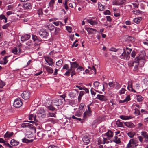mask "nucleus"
I'll list each match as a JSON object with an SVG mask.
<instances>
[{"label":"nucleus","mask_w":148,"mask_h":148,"mask_svg":"<svg viewBox=\"0 0 148 148\" xmlns=\"http://www.w3.org/2000/svg\"><path fill=\"white\" fill-rule=\"evenodd\" d=\"M44 68L46 69L47 71L49 73H52L53 71V69L49 66H45Z\"/></svg>","instance_id":"nucleus-27"},{"label":"nucleus","mask_w":148,"mask_h":148,"mask_svg":"<svg viewBox=\"0 0 148 148\" xmlns=\"http://www.w3.org/2000/svg\"><path fill=\"white\" fill-rule=\"evenodd\" d=\"M70 64L71 68H76L79 66V64L76 62H70Z\"/></svg>","instance_id":"nucleus-33"},{"label":"nucleus","mask_w":148,"mask_h":148,"mask_svg":"<svg viewBox=\"0 0 148 148\" xmlns=\"http://www.w3.org/2000/svg\"><path fill=\"white\" fill-rule=\"evenodd\" d=\"M39 16H42L43 14V11L42 9H40L38 10L37 12Z\"/></svg>","instance_id":"nucleus-52"},{"label":"nucleus","mask_w":148,"mask_h":148,"mask_svg":"<svg viewBox=\"0 0 148 148\" xmlns=\"http://www.w3.org/2000/svg\"><path fill=\"white\" fill-rule=\"evenodd\" d=\"M60 30V28L56 27L55 28L54 33L55 34H57L59 32Z\"/></svg>","instance_id":"nucleus-59"},{"label":"nucleus","mask_w":148,"mask_h":148,"mask_svg":"<svg viewBox=\"0 0 148 148\" xmlns=\"http://www.w3.org/2000/svg\"><path fill=\"white\" fill-rule=\"evenodd\" d=\"M22 104L23 103L21 99L20 98H17L14 100L13 105L15 107L18 108L21 107Z\"/></svg>","instance_id":"nucleus-7"},{"label":"nucleus","mask_w":148,"mask_h":148,"mask_svg":"<svg viewBox=\"0 0 148 148\" xmlns=\"http://www.w3.org/2000/svg\"><path fill=\"white\" fill-rule=\"evenodd\" d=\"M98 7L99 8V10L100 11H103L104 10V7L105 6L103 5L101 3L99 2H98Z\"/></svg>","instance_id":"nucleus-31"},{"label":"nucleus","mask_w":148,"mask_h":148,"mask_svg":"<svg viewBox=\"0 0 148 148\" xmlns=\"http://www.w3.org/2000/svg\"><path fill=\"white\" fill-rule=\"evenodd\" d=\"M126 49L127 50V53L128 54H129L130 56V53L132 51V49H131L129 48L128 47H126Z\"/></svg>","instance_id":"nucleus-57"},{"label":"nucleus","mask_w":148,"mask_h":148,"mask_svg":"<svg viewBox=\"0 0 148 148\" xmlns=\"http://www.w3.org/2000/svg\"><path fill=\"white\" fill-rule=\"evenodd\" d=\"M97 98L101 101H105L107 100L106 97L104 95H97Z\"/></svg>","instance_id":"nucleus-16"},{"label":"nucleus","mask_w":148,"mask_h":148,"mask_svg":"<svg viewBox=\"0 0 148 148\" xmlns=\"http://www.w3.org/2000/svg\"><path fill=\"white\" fill-rule=\"evenodd\" d=\"M141 19L142 18L141 17H139V18H136L134 19V21L135 23L137 24H138L140 22Z\"/></svg>","instance_id":"nucleus-45"},{"label":"nucleus","mask_w":148,"mask_h":148,"mask_svg":"<svg viewBox=\"0 0 148 148\" xmlns=\"http://www.w3.org/2000/svg\"><path fill=\"white\" fill-rule=\"evenodd\" d=\"M69 68L68 65L67 64H65L63 66V69L68 70Z\"/></svg>","instance_id":"nucleus-63"},{"label":"nucleus","mask_w":148,"mask_h":148,"mask_svg":"<svg viewBox=\"0 0 148 148\" xmlns=\"http://www.w3.org/2000/svg\"><path fill=\"white\" fill-rule=\"evenodd\" d=\"M21 127L23 128H33L34 126L33 125L28 123H25L22 124L21 125Z\"/></svg>","instance_id":"nucleus-19"},{"label":"nucleus","mask_w":148,"mask_h":148,"mask_svg":"<svg viewBox=\"0 0 148 148\" xmlns=\"http://www.w3.org/2000/svg\"><path fill=\"white\" fill-rule=\"evenodd\" d=\"M24 8L27 10H30L32 8V5L29 3H27L23 5Z\"/></svg>","instance_id":"nucleus-18"},{"label":"nucleus","mask_w":148,"mask_h":148,"mask_svg":"<svg viewBox=\"0 0 148 148\" xmlns=\"http://www.w3.org/2000/svg\"><path fill=\"white\" fill-rule=\"evenodd\" d=\"M88 22L92 25H97L98 23V22L96 21L92 20H89L88 21Z\"/></svg>","instance_id":"nucleus-37"},{"label":"nucleus","mask_w":148,"mask_h":148,"mask_svg":"<svg viewBox=\"0 0 148 148\" xmlns=\"http://www.w3.org/2000/svg\"><path fill=\"white\" fill-rule=\"evenodd\" d=\"M127 38V40L131 41H134V38L131 36H129Z\"/></svg>","instance_id":"nucleus-58"},{"label":"nucleus","mask_w":148,"mask_h":148,"mask_svg":"<svg viewBox=\"0 0 148 148\" xmlns=\"http://www.w3.org/2000/svg\"><path fill=\"white\" fill-rule=\"evenodd\" d=\"M85 93V91H80L79 94V96L78 97V101L80 102L81 99V98L82 97Z\"/></svg>","instance_id":"nucleus-29"},{"label":"nucleus","mask_w":148,"mask_h":148,"mask_svg":"<svg viewBox=\"0 0 148 148\" xmlns=\"http://www.w3.org/2000/svg\"><path fill=\"white\" fill-rule=\"evenodd\" d=\"M113 5H120L125 4L126 2V0H112Z\"/></svg>","instance_id":"nucleus-8"},{"label":"nucleus","mask_w":148,"mask_h":148,"mask_svg":"<svg viewBox=\"0 0 148 148\" xmlns=\"http://www.w3.org/2000/svg\"><path fill=\"white\" fill-rule=\"evenodd\" d=\"M86 29L88 33H92L94 31H96V29L90 28H87Z\"/></svg>","instance_id":"nucleus-42"},{"label":"nucleus","mask_w":148,"mask_h":148,"mask_svg":"<svg viewBox=\"0 0 148 148\" xmlns=\"http://www.w3.org/2000/svg\"><path fill=\"white\" fill-rule=\"evenodd\" d=\"M5 85V83L1 80H0V88H2Z\"/></svg>","instance_id":"nucleus-60"},{"label":"nucleus","mask_w":148,"mask_h":148,"mask_svg":"<svg viewBox=\"0 0 148 148\" xmlns=\"http://www.w3.org/2000/svg\"><path fill=\"white\" fill-rule=\"evenodd\" d=\"M132 12L135 14H141L143 12L140 10L134 9L132 11Z\"/></svg>","instance_id":"nucleus-40"},{"label":"nucleus","mask_w":148,"mask_h":148,"mask_svg":"<svg viewBox=\"0 0 148 148\" xmlns=\"http://www.w3.org/2000/svg\"><path fill=\"white\" fill-rule=\"evenodd\" d=\"M88 69H89L92 71V73L95 74L96 73V69L94 66L92 67H88Z\"/></svg>","instance_id":"nucleus-38"},{"label":"nucleus","mask_w":148,"mask_h":148,"mask_svg":"<svg viewBox=\"0 0 148 148\" xmlns=\"http://www.w3.org/2000/svg\"><path fill=\"white\" fill-rule=\"evenodd\" d=\"M38 33L40 36L42 38H46L49 35L48 32L45 29H40Z\"/></svg>","instance_id":"nucleus-3"},{"label":"nucleus","mask_w":148,"mask_h":148,"mask_svg":"<svg viewBox=\"0 0 148 148\" xmlns=\"http://www.w3.org/2000/svg\"><path fill=\"white\" fill-rule=\"evenodd\" d=\"M138 141L137 140L134 139H130L128 144L127 148H133L136 147L138 145L137 144Z\"/></svg>","instance_id":"nucleus-2"},{"label":"nucleus","mask_w":148,"mask_h":148,"mask_svg":"<svg viewBox=\"0 0 148 148\" xmlns=\"http://www.w3.org/2000/svg\"><path fill=\"white\" fill-rule=\"evenodd\" d=\"M82 140L83 142L85 143L86 144H88L90 142L89 138L88 136H86L82 138Z\"/></svg>","instance_id":"nucleus-26"},{"label":"nucleus","mask_w":148,"mask_h":148,"mask_svg":"<svg viewBox=\"0 0 148 148\" xmlns=\"http://www.w3.org/2000/svg\"><path fill=\"white\" fill-rule=\"evenodd\" d=\"M13 134V132H7L4 135V136L5 138H9L12 136Z\"/></svg>","instance_id":"nucleus-28"},{"label":"nucleus","mask_w":148,"mask_h":148,"mask_svg":"<svg viewBox=\"0 0 148 148\" xmlns=\"http://www.w3.org/2000/svg\"><path fill=\"white\" fill-rule=\"evenodd\" d=\"M48 148H59V147L57 146L51 145L48 147Z\"/></svg>","instance_id":"nucleus-64"},{"label":"nucleus","mask_w":148,"mask_h":148,"mask_svg":"<svg viewBox=\"0 0 148 148\" xmlns=\"http://www.w3.org/2000/svg\"><path fill=\"white\" fill-rule=\"evenodd\" d=\"M113 141L117 144H119L121 142L120 139L119 138H118V137L117 136H115L114 137Z\"/></svg>","instance_id":"nucleus-32"},{"label":"nucleus","mask_w":148,"mask_h":148,"mask_svg":"<svg viewBox=\"0 0 148 148\" xmlns=\"http://www.w3.org/2000/svg\"><path fill=\"white\" fill-rule=\"evenodd\" d=\"M143 98L140 95L137 96V100L139 102H141L143 100Z\"/></svg>","instance_id":"nucleus-48"},{"label":"nucleus","mask_w":148,"mask_h":148,"mask_svg":"<svg viewBox=\"0 0 148 148\" xmlns=\"http://www.w3.org/2000/svg\"><path fill=\"white\" fill-rule=\"evenodd\" d=\"M139 63L137 62L136 61H134L132 64L131 65L132 66H134L133 69V71L135 72H138V65H139Z\"/></svg>","instance_id":"nucleus-15"},{"label":"nucleus","mask_w":148,"mask_h":148,"mask_svg":"<svg viewBox=\"0 0 148 148\" xmlns=\"http://www.w3.org/2000/svg\"><path fill=\"white\" fill-rule=\"evenodd\" d=\"M10 25V23H8L3 25L2 28L3 29H6Z\"/></svg>","instance_id":"nucleus-55"},{"label":"nucleus","mask_w":148,"mask_h":148,"mask_svg":"<svg viewBox=\"0 0 148 148\" xmlns=\"http://www.w3.org/2000/svg\"><path fill=\"white\" fill-rule=\"evenodd\" d=\"M10 56H6L4 57L3 58V60H4L3 64L4 65L6 64L8 62V60H7V58L9 57Z\"/></svg>","instance_id":"nucleus-47"},{"label":"nucleus","mask_w":148,"mask_h":148,"mask_svg":"<svg viewBox=\"0 0 148 148\" xmlns=\"http://www.w3.org/2000/svg\"><path fill=\"white\" fill-rule=\"evenodd\" d=\"M48 116L49 117H56V113H49L48 115Z\"/></svg>","instance_id":"nucleus-61"},{"label":"nucleus","mask_w":148,"mask_h":148,"mask_svg":"<svg viewBox=\"0 0 148 148\" xmlns=\"http://www.w3.org/2000/svg\"><path fill=\"white\" fill-rule=\"evenodd\" d=\"M33 116V120H34V121H35L36 122L34 121H29V122L32 123L33 125H35V126H37V124L36 123V116L35 114H31V116Z\"/></svg>","instance_id":"nucleus-22"},{"label":"nucleus","mask_w":148,"mask_h":148,"mask_svg":"<svg viewBox=\"0 0 148 148\" xmlns=\"http://www.w3.org/2000/svg\"><path fill=\"white\" fill-rule=\"evenodd\" d=\"M53 106V105H52V104L48 106V108L50 110H52L53 111H54L56 109V108H55Z\"/></svg>","instance_id":"nucleus-46"},{"label":"nucleus","mask_w":148,"mask_h":148,"mask_svg":"<svg viewBox=\"0 0 148 148\" xmlns=\"http://www.w3.org/2000/svg\"><path fill=\"white\" fill-rule=\"evenodd\" d=\"M119 51V50L118 49H116L113 47H112V52H118Z\"/></svg>","instance_id":"nucleus-62"},{"label":"nucleus","mask_w":148,"mask_h":148,"mask_svg":"<svg viewBox=\"0 0 148 148\" xmlns=\"http://www.w3.org/2000/svg\"><path fill=\"white\" fill-rule=\"evenodd\" d=\"M12 52L14 54H16L18 52L17 48L16 47L13 48L12 51Z\"/></svg>","instance_id":"nucleus-51"},{"label":"nucleus","mask_w":148,"mask_h":148,"mask_svg":"<svg viewBox=\"0 0 148 148\" xmlns=\"http://www.w3.org/2000/svg\"><path fill=\"white\" fill-rule=\"evenodd\" d=\"M37 135L40 138H41L45 136V134H44L43 132L40 131L37 133Z\"/></svg>","instance_id":"nucleus-39"},{"label":"nucleus","mask_w":148,"mask_h":148,"mask_svg":"<svg viewBox=\"0 0 148 148\" xmlns=\"http://www.w3.org/2000/svg\"><path fill=\"white\" fill-rule=\"evenodd\" d=\"M92 112L89 106V105H88V110H86L84 113L83 119H85L86 118L90 116L91 115Z\"/></svg>","instance_id":"nucleus-6"},{"label":"nucleus","mask_w":148,"mask_h":148,"mask_svg":"<svg viewBox=\"0 0 148 148\" xmlns=\"http://www.w3.org/2000/svg\"><path fill=\"white\" fill-rule=\"evenodd\" d=\"M47 28L50 31H53L55 28L54 26L52 24H51L48 25L47 26Z\"/></svg>","instance_id":"nucleus-41"},{"label":"nucleus","mask_w":148,"mask_h":148,"mask_svg":"<svg viewBox=\"0 0 148 148\" xmlns=\"http://www.w3.org/2000/svg\"><path fill=\"white\" fill-rule=\"evenodd\" d=\"M62 101L61 99H55L52 100L51 104L54 106H60L62 104Z\"/></svg>","instance_id":"nucleus-5"},{"label":"nucleus","mask_w":148,"mask_h":148,"mask_svg":"<svg viewBox=\"0 0 148 148\" xmlns=\"http://www.w3.org/2000/svg\"><path fill=\"white\" fill-rule=\"evenodd\" d=\"M26 44L28 47V48H30L32 45V41L29 40L28 41L26 42Z\"/></svg>","instance_id":"nucleus-50"},{"label":"nucleus","mask_w":148,"mask_h":148,"mask_svg":"<svg viewBox=\"0 0 148 148\" xmlns=\"http://www.w3.org/2000/svg\"><path fill=\"white\" fill-rule=\"evenodd\" d=\"M31 37V35L29 34H25L22 36L21 37V41L23 42L25 41H26L29 39Z\"/></svg>","instance_id":"nucleus-11"},{"label":"nucleus","mask_w":148,"mask_h":148,"mask_svg":"<svg viewBox=\"0 0 148 148\" xmlns=\"http://www.w3.org/2000/svg\"><path fill=\"white\" fill-rule=\"evenodd\" d=\"M124 123L125 126L130 128H132L134 126V124L132 122H125Z\"/></svg>","instance_id":"nucleus-24"},{"label":"nucleus","mask_w":148,"mask_h":148,"mask_svg":"<svg viewBox=\"0 0 148 148\" xmlns=\"http://www.w3.org/2000/svg\"><path fill=\"white\" fill-rule=\"evenodd\" d=\"M114 13H116L118 12H120L118 8H113Z\"/></svg>","instance_id":"nucleus-56"},{"label":"nucleus","mask_w":148,"mask_h":148,"mask_svg":"<svg viewBox=\"0 0 148 148\" xmlns=\"http://www.w3.org/2000/svg\"><path fill=\"white\" fill-rule=\"evenodd\" d=\"M30 93L28 91H25L22 94V98L25 99H28L30 97Z\"/></svg>","instance_id":"nucleus-12"},{"label":"nucleus","mask_w":148,"mask_h":148,"mask_svg":"<svg viewBox=\"0 0 148 148\" xmlns=\"http://www.w3.org/2000/svg\"><path fill=\"white\" fill-rule=\"evenodd\" d=\"M121 87V85L117 82H112V87L116 89H119Z\"/></svg>","instance_id":"nucleus-14"},{"label":"nucleus","mask_w":148,"mask_h":148,"mask_svg":"<svg viewBox=\"0 0 148 148\" xmlns=\"http://www.w3.org/2000/svg\"><path fill=\"white\" fill-rule=\"evenodd\" d=\"M127 89H128L129 91H132L134 92H136V91L133 88L132 86L130 87L129 84H128V86L127 87Z\"/></svg>","instance_id":"nucleus-54"},{"label":"nucleus","mask_w":148,"mask_h":148,"mask_svg":"<svg viewBox=\"0 0 148 148\" xmlns=\"http://www.w3.org/2000/svg\"><path fill=\"white\" fill-rule=\"evenodd\" d=\"M85 104L83 103H81L79 106V112L80 113H82L84 110V107L85 106Z\"/></svg>","instance_id":"nucleus-21"},{"label":"nucleus","mask_w":148,"mask_h":148,"mask_svg":"<svg viewBox=\"0 0 148 148\" xmlns=\"http://www.w3.org/2000/svg\"><path fill=\"white\" fill-rule=\"evenodd\" d=\"M138 55V56H136L135 59V61H136L137 62H139V60L144 59L146 55L145 51L143 50L140 51V52Z\"/></svg>","instance_id":"nucleus-4"},{"label":"nucleus","mask_w":148,"mask_h":148,"mask_svg":"<svg viewBox=\"0 0 148 148\" xmlns=\"http://www.w3.org/2000/svg\"><path fill=\"white\" fill-rule=\"evenodd\" d=\"M101 121V119L100 118H98L94 121L92 123V125L93 126H95L96 125L100 123Z\"/></svg>","instance_id":"nucleus-20"},{"label":"nucleus","mask_w":148,"mask_h":148,"mask_svg":"<svg viewBox=\"0 0 148 148\" xmlns=\"http://www.w3.org/2000/svg\"><path fill=\"white\" fill-rule=\"evenodd\" d=\"M130 96L129 95H127L125 98L123 100H120L119 101L120 103H123L125 102H127L128 101L130 100Z\"/></svg>","instance_id":"nucleus-23"},{"label":"nucleus","mask_w":148,"mask_h":148,"mask_svg":"<svg viewBox=\"0 0 148 148\" xmlns=\"http://www.w3.org/2000/svg\"><path fill=\"white\" fill-rule=\"evenodd\" d=\"M22 142L23 143H29L30 142H32L33 141V140L32 139L31 140H28L26 139L25 138H24L22 139Z\"/></svg>","instance_id":"nucleus-43"},{"label":"nucleus","mask_w":148,"mask_h":148,"mask_svg":"<svg viewBox=\"0 0 148 148\" xmlns=\"http://www.w3.org/2000/svg\"><path fill=\"white\" fill-rule=\"evenodd\" d=\"M46 62L48 63L49 65L52 66L53 64V59L49 57H47L45 58Z\"/></svg>","instance_id":"nucleus-13"},{"label":"nucleus","mask_w":148,"mask_h":148,"mask_svg":"<svg viewBox=\"0 0 148 148\" xmlns=\"http://www.w3.org/2000/svg\"><path fill=\"white\" fill-rule=\"evenodd\" d=\"M126 90L125 88H122L119 91V93L120 94H123L125 93V91Z\"/></svg>","instance_id":"nucleus-53"},{"label":"nucleus","mask_w":148,"mask_h":148,"mask_svg":"<svg viewBox=\"0 0 148 148\" xmlns=\"http://www.w3.org/2000/svg\"><path fill=\"white\" fill-rule=\"evenodd\" d=\"M19 143V142H17L14 139H12L10 142L11 144L13 146L17 145Z\"/></svg>","instance_id":"nucleus-34"},{"label":"nucleus","mask_w":148,"mask_h":148,"mask_svg":"<svg viewBox=\"0 0 148 148\" xmlns=\"http://www.w3.org/2000/svg\"><path fill=\"white\" fill-rule=\"evenodd\" d=\"M32 39L34 41L37 40L39 41H41V40L38 37L34 35H32Z\"/></svg>","instance_id":"nucleus-35"},{"label":"nucleus","mask_w":148,"mask_h":148,"mask_svg":"<svg viewBox=\"0 0 148 148\" xmlns=\"http://www.w3.org/2000/svg\"><path fill=\"white\" fill-rule=\"evenodd\" d=\"M38 116H41L42 118H44L45 116V115L43 110H41V112L39 111L38 113Z\"/></svg>","instance_id":"nucleus-30"},{"label":"nucleus","mask_w":148,"mask_h":148,"mask_svg":"<svg viewBox=\"0 0 148 148\" xmlns=\"http://www.w3.org/2000/svg\"><path fill=\"white\" fill-rule=\"evenodd\" d=\"M128 135L130 138H133L135 135V133L134 132H129L127 133Z\"/></svg>","instance_id":"nucleus-49"},{"label":"nucleus","mask_w":148,"mask_h":148,"mask_svg":"<svg viewBox=\"0 0 148 148\" xmlns=\"http://www.w3.org/2000/svg\"><path fill=\"white\" fill-rule=\"evenodd\" d=\"M116 124L119 127H124L123 123L122 122H121L120 121L118 120L116 122Z\"/></svg>","instance_id":"nucleus-36"},{"label":"nucleus","mask_w":148,"mask_h":148,"mask_svg":"<svg viewBox=\"0 0 148 148\" xmlns=\"http://www.w3.org/2000/svg\"><path fill=\"white\" fill-rule=\"evenodd\" d=\"M141 134L145 138V142H147L148 141V134L146 132H142Z\"/></svg>","instance_id":"nucleus-17"},{"label":"nucleus","mask_w":148,"mask_h":148,"mask_svg":"<svg viewBox=\"0 0 148 148\" xmlns=\"http://www.w3.org/2000/svg\"><path fill=\"white\" fill-rule=\"evenodd\" d=\"M120 58L126 60H128L130 58L129 54H128L126 53L125 50L124 49L123 52L122 53L120 56Z\"/></svg>","instance_id":"nucleus-10"},{"label":"nucleus","mask_w":148,"mask_h":148,"mask_svg":"<svg viewBox=\"0 0 148 148\" xmlns=\"http://www.w3.org/2000/svg\"><path fill=\"white\" fill-rule=\"evenodd\" d=\"M119 117L122 120H128L133 118L131 116H128L123 115L120 116Z\"/></svg>","instance_id":"nucleus-25"},{"label":"nucleus","mask_w":148,"mask_h":148,"mask_svg":"<svg viewBox=\"0 0 148 148\" xmlns=\"http://www.w3.org/2000/svg\"><path fill=\"white\" fill-rule=\"evenodd\" d=\"M94 87L95 89H99L100 90H103L104 86L103 85H99V83L97 81H95L93 84Z\"/></svg>","instance_id":"nucleus-9"},{"label":"nucleus","mask_w":148,"mask_h":148,"mask_svg":"<svg viewBox=\"0 0 148 148\" xmlns=\"http://www.w3.org/2000/svg\"><path fill=\"white\" fill-rule=\"evenodd\" d=\"M63 63V61L62 59H60L56 62V65L58 66H62Z\"/></svg>","instance_id":"nucleus-44"},{"label":"nucleus","mask_w":148,"mask_h":148,"mask_svg":"<svg viewBox=\"0 0 148 148\" xmlns=\"http://www.w3.org/2000/svg\"><path fill=\"white\" fill-rule=\"evenodd\" d=\"M104 136H101L99 138L98 142L99 144H108L111 141V130H109Z\"/></svg>","instance_id":"nucleus-1"}]
</instances>
